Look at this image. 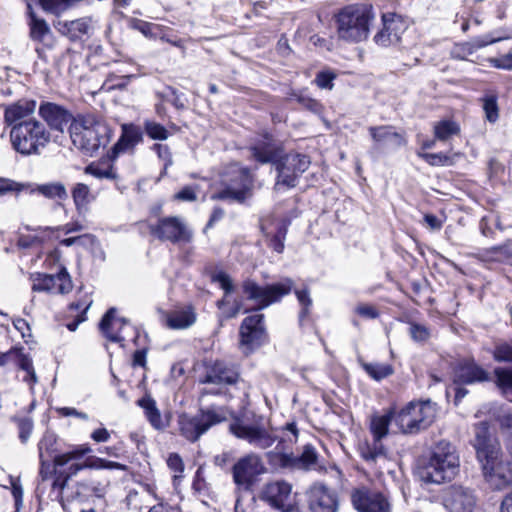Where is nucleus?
Returning a JSON list of instances; mask_svg holds the SVG:
<instances>
[{
  "label": "nucleus",
  "instance_id": "f257e3e1",
  "mask_svg": "<svg viewBox=\"0 0 512 512\" xmlns=\"http://www.w3.org/2000/svg\"><path fill=\"white\" fill-rule=\"evenodd\" d=\"M459 465L455 446L441 440L433 447L428 461L419 467L418 474L425 483L440 484L450 481L457 474Z\"/></svg>",
  "mask_w": 512,
  "mask_h": 512
},
{
  "label": "nucleus",
  "instance_id": "f03ea898",
  "mask_svg": "<svg viewBox=\"0 0 512 512\" xmlns=\"http://www.w3.org/2000/svg\"><path fill=\"white\" fill-rule=\"evenodd\" d=\"M52 134L44 122L29 117L12 126L10 141L14 150L22 155H39L51 142Z\"/></svg>",
  "mask_w": 512,
  "mask_h": 512
},
{
  "label": "nucleus",
  "instance_id": "7ed1b4c3",
  "mask_svg": "<svg viewBox=\"0 0 512 512\" xmlns=\"http://www.w3.org/2000/svg\"><path fill=\"white\" fill-rule=\"evenodd\" d=\"M374 19L372 7L367 4H352L336 14V31L340 40L359 43L368 38Z\"/></svg>",
  "mask_w": 512,
  "mask_h": 512
},
{
  "label": "nucleus",
  "instance_id": "20e7f679",
  "mask_svg": "<svg viewBox=\"0 0 512 512\" xmlns=\"http://www.w3.org/2000/svg\"><path fill=\"white\" fill-rule=\"evenodd\" d=\"M69 129L74 146L86 154L93 155L108 142V127L92 115L75 118Z\"/></svg>",
  "mask_w": 512,
  "mask_h": 512
},
{
  "label": "nucleus",
  "instance_id": "39448f33",
  "mask_svg": "<svg viewBox=\"0 0 512 512\" xmlns=\"http://www.w3.org/2000/svg\"><path fill=\"white\" fill-rule=\"evenodd\" d=\"M253 180L247 169L231 165L222 174L213 200L243 203L252 195Z\"/></svg>",
  "mask_w": 512,
  "mask_h": 512
},
{
  "label": "nucleus",
  "instance_id": "423d86ee",
  "mask_svg": "<svg viewBox=\"0 0 512 512\" xmlns=\"http://www.w3.org/2000/svg\"><path fill=\"white\" fill-rule=\"evenodd\" d=\"M437 416V405L431 400L411 401L395 416V424L403 434L414 435L430 427Z\"/></svg>",
  "mask_w": 512,
  "mask_h": 512
},
{
  "label": "nucleus",
  "instance_id": "0eeeda50",
  "mask_svg": "<svg viewBox=\"0 0 512 512\" xmlns=\"http://www.w3.org/2000/svg\"><path fill=\"white\" fill-rule=\"evenodd\" d=\"M229 431L236 438L263 450L270 448L278 440L273 428L264 421L262 416H254L252 421L247 418H237L230 423Z\"/></svg>",
  "mask_w": 512,
  "mask_h": 512
},
{
  "label": "nucleus",
  "instance_id": "6e6552de",
  "mask_svg": "<svg viewBox=\"0 0 512 512\" xmlns=\"http://www.w3.org/2000/svg\"><path fill=\"white\" fill-rule=\"evenodd\" d=\"M294 282L291 278H283L277 283L259 285L253 279H245L241 289L245 297L256 304V310H262L271 304L279 302L284 296L291 293Z\"/></svg>",
  "mask_w": 512,
  "mask_h": 512
},
{
  "label": "nucleus",
  "instance_id": "1a4fd4ad",
  "mask_svg": "<svg viewBox=\"0 0 512 512\" xmlns=\"http://www.w3.org/2000/svg\"><path fill=\"white\" fill-rule=\"evenodd\" d=\"M226 420L222 408L200 409L196 415L182 413L178 416V429L181 436L190 442L197 441L212 426Z\"/></svg>",
  "mask_w": 512,
  "mask_h": 512
},
{
  "label": "nucleus",
  "instance_id": "9d476101",
  "mask_svg": "<svg viewBox=\"0 0 512 512\" xmlns=\"http://www.w3.org/2000/svg\"><path fill=\"white\" fill-rule=\"evenodd\" d=\"M507 450L509 457H504L500 451L479 460L483 478L493 490H502L512 484V449Z\"/></svg>",
  "mask_w": 512,
  "mask_h": 512
},
{
  "label": "nucleus",
  "instance_id": "9b49d317",
  "mask_svg": "<svg viewBox=\"0 0 512 512\" xmlns=\"http://www.w3.org/2000/svg\"><path fill=\"white\" fill-rule=\"evenodd\" d=\"M266 457L271 466L283 470L309 471L314 469L318 463V453L310 444L305 445L302 453L298 456L292 452H282L278 445L274 451L267 452Z\"/></svg>",
  "mask_w": 512,
  "mask_h": 512
},
{
  "label": "nucleus",
  "instance_id": "f8f14e48",
  "mask_svg": "<svg viewBox=\"0 0 512 512\" xmlns=\"http://www.w3.org/2000/svg\"><path fill=\"white\" fill-rule=\"evenodd\" d=\"M265 472L262 457L254 452L240 457L231 469L232 479L238 490H250L258 477Z\"/></svg>",
  "mask_w": 512,
  "mask_h": 512
},
{
  "label": "nucleus",
  "instance_id": "ddd939ff",
  "mask_svg": "<svg viewBox=\"0 0 512 512\" xmlns=\"http://www.w3.org/2000/svg\"><path fill=\"white\" fill-rule=\"evenodd\" d=\"M149 229L159 240L171 243H189L193 237L184 220L177 216L160 218L156 224H150Z\"/></svg>",
  "mask_w": 512,
  "mask_h": 512
},
{
  "label": "nucleus",
  "instance_id": "4468645a",
  "mask_svg": "<svg viewBox=\"0 0 512 512\" xmlns=\"http://www.w3.org/2000/svg\"><path fill=\"white\" fill-rule=\"evenodd\" d=\"M309 166L310 159L307 155L290 153L281 156L276 163V170L278 172L276 187H295L298 177L304 173Z\"/></svg>",
  "mask_w": 512,
  "mask_h": 512
},
{
  "label": "nucleus",
  "instance_id": "2eb2a0df",
  "mask_svg": "<svg viewBox=\"0 0 512 512\" xmlns=\"http://www.w3.org/2000/svg\"><path fill=\"white\" fill-rule=\"evenodd\" d=\"M260 498L282 512L296 511L292 499V485L285 480L266 483L261 490Z\"/></svg>",
  "mask_w": 512,
  "mask_h": 512
},
{
  "label": "nucleus",
  "instance_id": "dca6fc26",
  "mask_svg": "<svg viewBox=\"0 0 512 512\" xmlns=\"http://www.w3.org/2000/svg\"><path fill=\"white\" fill-rule=\"evenodd\" d=\"M30 280L32 282L31 289L34 292L66 294L73 288L71 278L65 268H62L56 275L44 273L31 274Z\"/></svg>",
  "mask_w": 512,
  "mask_h": 512
},
{
  "label": "nucleus",
  "instance_id": "f3484780",
  "mask_svg": "<svg viewBox=\"0 0 512 512\" xmlns=\"http://www.w3.org/2000/svg\"><path fill=\"white\" fill-rule=\"evenodd\" d=\"M351 501L359 512H390L388 499L380 492L366 487L355 489L351 493Z\"/></svg>",
  "mask_w": 512,
  "mask_h": 512
},
{
  "label": "nucleus",
  "instance_id": "a211bd4d",
  "mask_svg": "<svg viewBox=\"0 0 512 512\" xmlns=\"http://www.w3.org/2000/svg\"><path fill=\"white\" fill-rule=\"evenodd\" d=\"M264 315L256 313L246 317L240 326V343L248 352L259 347L265 337Z\"/></svg>",
  "mask_w": 512,
  "mask_h": 512
},
{
  "label": "nucleus",
  "instance_id": "6ab92c4d",
  "mask_svg": "<svg viewBox=\"0 0 512 512\" xmlns=\"http://www.w3.org/2000/svg\"><path fill=\"white\" fill-rule=\"evenodd\" d=\"M307 496L311 512H337L338 510L336 493L322 483L313 484Z\"/></svg>",
  "mask_w": 512,
  "mask_h": 512
},
{
  "label": "nucleus",
  "instance_id": "aec40b11",
  "mask_svg": "<svg viewBox=\"0 0 512 512\" xmlns=\"http://www.w3.org/2000/svg\"><path fill=\"white\" fill-rule=\"evenodd\" d=\"M38 114L49 129L59 132H63L74 121L69 110L52 102H42L38 108Z\"/></svg>",
  "mask_w": 512,
  "mask_h": 512
},
{
  "label": "nucleus",
  "instance_id": "412c9836",
  "mask_svg": "<svg viewBox=\"0 0 512 512\" xmlns=\"http://www.w3.org/2000/svg\"><path fill=\"white\" fill-rule=\"evenodd\" d=\"M239 379L238 371L223 361H215L207 365L199 382L202 384L233 385Z\"/></svg>",
  "mask_w": 512,
  "mask_h": 512
},
{
  "label": "nucleus",
  "instance_id": "4be33fe9",
  "mask_svg": "<svg viewBox=\"0 0 512 512\" xmlns=\"http://www.w3.org/2000/svg\"><path fill=\"white\" fill-rule=\"evenodd\" d=\"M382 22L383 27L374 36L375 43L383 47L397 44L405 30L403 21L393 14H384Z\"/></svg>",
  "mask_w": 512,
  "mask_h": 512
},
{
  "label": "nucleus",
  "instance_id": "5701e85b",
  "mask_svg": "<svg viewBox=\"0 0 512 512\" xmlns=\"http://www.w3.org/2000/svg\"><path fill=\"white\" fill-rule=\"evenodd\" d=\"M488 380V372L471 359L458 362L453 369V381L456 385L474 384Z\"/></svg>",
  "mask_w": 512,
  "mask_h": 512
},
{
  "label": "nucleus",
  "instance_id": "b1692460",
  "mask_svg": "<svg viewBox=\"0 0 512 512\" xmlns=\"http://www.w3.org/2000/svg\"><path fill=\"white\" fill-rule=\"evenodd\" d=\"M116 309L110 308L103 316L99 328L103 335L112 342L121 343L125 341L130 324L124 318L116 317Z\"/></svg>",
  "mask_w": 512,
  "mask_h": 512
},
{
  "label": "nucleus",
  "instance_id": "393cba45",
  "mask_svg": "<svg viewBox=\"0 0 512 512\" xmlns=\"http://www.w3.org/2000/svg\"><path fill=\"white\" fill-rule=\"evenodd\" d=\"M474 431L475 437L472 444L478 461L500 452L501 447L499 443L491 439L489 424L486 421L475 424Z\"/></svg>",
  "mask_w": 512,
  "mask_h": 512
},
{
  "label": "nucleus",
  "instance_id": "a878e982",
  "mask_svg": "<svg viewBox=\"0 0 512 512\" xmlns=\"http://www.w3.org/2000/svg\"><path fill=\"white\" fill-rule=\"evenodd\" d=\"M92 465L81 464V463H72L68 466L66 470L59 471L58 478L53 482V488L58 487L60 497V502L63 509H66V502H70L81 496L82 491L81 488H84V484H78L77 490L75 494H68V480L76 475L80 470L91 467Z\"/></svg>",
  "mask_w": 512,
  "mask_h": 512
},
{
  "label": "nucleus",
  "instance_id": "bb28decb",
  "mask_svg": "<svg viewBox=\"0 0 512 512\" xmlns=\"http://www.w3.org/2000/svg\"><path fill=\"white\" fill-rule=\"evenodd\" d=\"M368 131L377 149L388 144L394 148H399L406 144L404 136L395 131L391 125L371 126L368 128Z\"/></svg>",
  "mask_w": 512,
  "mask_h": 512
},
{
  "label": "nucleus",
  "instance_id": "cd10ccee",
  "mask_svg": "<svg viewBox=\"0 0 512 512\" xmlns=\"http://www.w3.org/2000/svg\"><path fill=\"white\" fill-rule=\"evenodd\" d=\"M474 257L487 265L494 263H511L512 240H507L505 243L498 246L481 249L474 254Z\"/></svg>",
  "mask_w": 512,
  "mask_h": 512
},
{
  "label": "nucleus",
  "instance_id": "c85d7f7f",
  "mask_svg": "<svg viewBox=\"0 0 512 512\" xmlns=\"http://www.w3.org/2000/svg\"><path fill=\"white\" fill-rule=\"evenodd\" d=\"M444 504L450 512H471L475 499L470 490L453 487L445 498Z\"/></svg>",
  "mask_w": 512,
  "mask_h": 512
},
{
  "label": "nucleus",
  "instance_id": "c756f323",
  "mask_svg": "<svg viewBox=\"0 0 512 512\" xmlns=\"http://www.w3.org/2000/svg\"><path fill=\"white\" fill-rule=\"evenodd\" d=\"M36 110V101L22 99L15 103L5 106L4 123L11 127L22 121L27 120Z\"/></svg>",
  "mask_w": 512,
  "mask_h": 512
},
{
  "label": "nucleus",
  "instance_id": "7c9ffc66",
  "mask_svg": "<svg viewBox=\"0 0 512 512\" xmlns=\"http://www.w3.org/2000/svg\"><path fill=\"white\" fill-rule=\"evenodd\" d=\"M252 157L261 164L276 163L282 156V147L269 137H264L251 148Z\"/></svg>",
  "mask_w": 512,
  "mask_h": 512
},
{
  "label": "nucleus",
  "instance_id": "2f4dec72",
  "mask_svg": "<svg viewBox=\"0 0 512 512\" xmlns=\"http://www.w3.org/2000/svg\"><path fill=\"white\" fill-rule=\"evenodd\" d=\"M137 405L143 409L146 419L154 429L162 431L168 427L169 420L162 416L156 401L150 395L139 399Z\"/></svg>",
  "mask_w": 512,
  "mask_h": 512
},
{
  "label": "nucleus",
  "instance_id": "473e14b6",
  "mask_svg": "<svg viewBox=\"0 0 512 512\" xmlns=\"http://www.w3.org/2000/svg\"><path fill=\"white\" fill-rule=\"evenodd\" d=\"M196 313L192 307L176 309L165 314V324L174 330L187 329L196 322Z\"/></svg>",
  "mask_w": 512,
  "mask_h": 512
},
{
  "label": "nucleus",
  "instance_id": "72a5a7b5",
  "mask_svg": "<svg viewBox=\"0 0 512 512\" xmlns=\"http://www.w3.org/2000/svg\"><path fill=\"white\" fill-rule=\"evenodd\" d=\"M396 412L388 409L384 414H374L370 418L369 430L373 440H382L389 434L391 421H395Z\"/></svg>",
  "mask_w": 512,
  "mask_h": 512
},
{
  "label": "nucleus",
  "instance_id": "f704fd0d",
  "mask_svg": "<svg viewBox=\"0 0 512 512\" xmlns=\"http://www.w3.org/2000/svg\"><path fill=\"white\" fill-rule=\"evenodd\" d=\"M143 139L142 131L138 126L125 124L122 126V135L114 146V152L119 154L132 149Z\"/></svg>",
  "mask_w": 512,
  "mask_h": 512
},
{
  "label": "nucleus",
  "instance_id": "c9c22d12",
  "mask_svg": "<svg viewBox=\"0 0 512 512\" xmlns=\"http://www.w3.org/2000/svg\"><path fill=\"white\" fill-rule=\"evenodd\" d=\"M29 15V28L30 38L33 41L42 42L44 38L51 33L48 23L43 19L36 16L31 4L27 5Z\"/></svg>",
  "mask_w": 512,
  "mask_h": 512
},
{
  "label": "nucleus",
  "instance_id": "e433bc0d",
  "mask_svg": "<svg viewBox=\"0 0 512 512\" xmlns=\"http://www.w3.org/2000/svg\"><path fill=\"white\" fill-rule=\"evenodd\" d=\"M494 383L502 396L512 402V366L497 367L493 371Z\"/></svg>",
  "mask_w": 512,
  "mask_h": 512
},
{
  "label": "nucleus",
  "instance_id": "4c0bfd02",
  "mask_svg": "<svg viewBox=\"0 0 512 512\" xmlns=\"http://www.w3.org/2000/svg\"><path fill=\"white\" fill-rule=\"evenodd\" d=\"M15 363L22 371L25 372L23 381L29 385L31 390H33L34 385L38 382V377L33 366L32 358L24 353L23 347H19Z\"/></svg>",
  "mask_w": 512,
  "mask_h": 512
},
{
  "label": "nucleus",
  "instance_id": "58836bf2",
  "mask_svg": "<svg viewBox=\"0 0 512 512\" xmlns=\"http://www.w3.org/2000/svg\"><path fill=\"white\" fill-rule=\"evenodd\" d=\"M433 132L435 140L446 142L453 136L459 135L460 126L453 120L444 119L434 123Z\"/></svg>",
  "mask_w": 512,
  "mask_h": 512
},
{
  "label": "nucleus",
  "instance_id": "ea45409f",
  "mask_svg": "<svg viewBox=\"0 0 512 512\" xmlns=\"http://www.w3.org/2000/svg\"><path fill=\"white\" fill-rule=\"evenodd\" d=\"M59 31L69 34L72 38H79L88 33L90 29V18H80L73 21L59 22Z\"/></svg>",
  "mask_w": 512,
  "mask_h": 512
},
{
  "label": "nucleus",
  "instance_id": "a19ab883",
  "mask_svg": "<svg viewBox=\"0 0 512 512\" xmlns=\"http://www.w3.org/2000/svg\"><path fill=\"white\" fill-rule=\"evenodd\" d=\"M83 0H39L41 8L49 14L60 16Z\"/></svg>",
  "mask_w": 512,
  "mask_h": 512
},
{
  "label": "nucleus",
  "instance_id": "79ce46f5",
  "mask_svg": "<svg viewBox=\"0 0 512 512\" xmlns=\"http://www.w3.org/2000/svg\"><path fill=\"white\" fill-rule=\"evenodd\" d=\"M361 366L365 372L376 381L385 379L394 373V369L390 364L363 362Z\"/></svg>",
  "mask_w": 512,
  "mask_h": 512
},
{
  "label": "nucleus",
  "instance_id": "37998d69",
  "mask_svg": "<svg viewBox=\"0 0 512 512\" xmlns=\"http://www.w3.org/2000/svg\"><path fill=\"white\" fill-rule=\"evenodd\" d=\"M91 451L92 450L88 445H81L72 451L55 456L53 459L54 466L56 468L66 466L71 461L78 460L82 458L84 455L90 453Z\"/></svg>",
  "mask_w": 512,
  "mask_h": 512
},
{
  "label": "nucleus",
  "instance_id": "c03bdc74",
  "mask_svg": "<svg viewBox=\"0 0 512 512\" xmlns=\"http://www.w3.org/2000/svg\"><path fill=\"white\" fill-rule=\"evenodd\" d=\"M91 305H92L91 299L79 300V301L73 302L69 305V310L71 312H78L79 310H82V311L80 314H78L76 316V318L72 322H69L66 324V327L68 328V330L75 331L78 328L79 324L84 322L87 319L86 312L90 308Z\"/></svg>",
  "mask_w": 512,
  "mask_h": 512
},
{
  "label": "nucleus",
  "instance_id": "a18cd8bd",
  "mask_svg": "<svg viewBox=\"0 0 512 512\" xmlns=\"http://www.w3.org/2000/svg\"><path fill=\"white\" fill-rule=\"evenodd\" d=\"M381 441L382 440H373L372 444L367 445V447L362 450V457L365 461L375 463L380 458H386L387 450Z\"/></svg>",
  "mask_w": 512,
  "mask_h": 512
},
{
  "label": "nucleus",
  "instance_id": "49530a36",
  "mask_svg": "<svg viewBox=\"0 0 512 512\" xmlns=\"http://www.w3.org/2000/svg\"><path fill=\"white\" fill-rule=\"evenodd\" d=\"M37 192L49 199H66L67 191L62 183H48L39 185L36 189Z\"/></svg>",
  "mask_w": 512,
  "mask_h": 512
},
{
  "label": "nucleus",
  "instance_id": "de8ad7c7",
  "mask_svg": "<svg viewBox=\"0 0 512 512\" xmlns=\"http://www.w3.org/2000/svg\"><path fill=\"white\" fill-rule=\"evenodd\" d=\"M502 435L506 438V448L512 449V412L504 411L496 418Z\"/></svg>",
  "mask_w": 512,
  "mask_h": 512
},
{
  "label": "nucleus",
  "instance_id": "09e8293b",
  "mask_svg": "<svg viewBox=\"0 0 512 512\" xmlns=\"http://www.w3.org/2000/svg\"><path fill=\"white\" fill-rule=\"evenodd\" d=\"M72 197L77 209H80L93 199L90 189L86 184L78 183L72 190Z\"/></svg>",
  "mask_w": 512,
  "mask_h": 512
},
{
  "label": "nucleus",
  "instance_id": "8fccbe9b",
  "mask_svg": "<svg viewBox=\"0 0 512 512\" xmlns=\"http://www.w3.org/2000/svg\"><path fill=\"white\" fill-rule=\"evenodd\" d=\"M145 133L153 140H166L169 137L168 130L153 120L144 121Z\"/></svg>",
  "mask_w": 512,
  "mask_h": 512
},
{
  "label": "nucleus",
  "instance_id": "3c124183",
  "mask_svg": "<svg viewBox=\"0 0 512 512\" xmlns=\"http://www.w3.org/2000/svg\"><path fill=\"white\" fill-rule=\"evenodd\" d=\"M483 109L486 119L491 123L496 122L499 117L497 96L494 94L485 95L483 98Z\"/></svg>",
  "mask_w": 512,
  "mask_h": 512
},
{
  "label": "nucleus",
  "instance_id": "603ef678",
  "mask_svg": "<svg viewBox=\"0 0 512 512\" xmlns=\"http://www.w3.org/2000/svg\"><path fill=\"white\" fill-rule=\"evenodd\" d=\"M417 155L431 166H445L454 163L453 158L444 153L418 152Z\"/></svg>",
  "mask_w": 512,
  "mask_h": 512
},
{
  "label": "nucleus",
  "instance_id": "864d4df0",
  "mask_svg": "<svg viewBox=\"0 0 512 512\" xmlns=\"http://www.w3.org/2000/svg\"><path fill=\"white\" fill-rule=\"evenodd\" d=\"M295 295L297 297L298 302L302 306V309L299 313L300 320H303L308 316L310 307L312 306V299L310 297V292L308 289H300L295 290Z\"/></svg>",
  "mask_w": 512,
  "mask_h": 512
},
{
  "label": "nucleus",
  "instance_id": "5fc2aeb1",
  "mask_svg": "<svg viewBox=\"0 0 512 512\" xmlns=\"http://www.w3.org/2000/svg\"><path fill=\"white\" fill-rule=\"evenodd\" d=\"M337 75L331 70H324L317 73L314 82L321 89L332 90L334 87L333 81Z\"/></svg>",
  "mask_w": 512,
  "mask_h": 512
},
{
  "label": "nucleus",
  "instance_id": "6e6d98bb",
  "mask_svg": "<svg viewBox=\"0 0 512 512\" xmlns=\"http://www.w3.org/2000/svg\"><path fill=\"white\" fill-rule=\"evenodd\" d=\"M493 358L497 362H512V344L503 342L495 346Z\"/></svg>",
  "mask_w": 512,
  "mask_h": 512
},
{
  "label": "nucleus",
  "instance_id": "4d7b16f0",
  "mask_svg": "<svg viewBox=\"0 0 512 512\" xmlns=\"http://www.w3.org/2000/svg\"><path fill=\"white\" fill-rule=\"evenodd\" d=\"M409 333L411 338L416 342H425L431 336L430 329L419 323H411L409 327Z\"/></svg>",
  "mask_w": 512,
  "mask_h": 512
},
{
  "label": "nucleus",
  "instance_id": "13d9d810",
  "mask_svg": "<svg viewBox=\"0 0 512 512\" xmlns=\"http://www.w3.org/2000/svg\"><path fill=\"white\" fill-rule=\"evenodd\" d=\"M292 97L297 101V103H299L303 108L307 110H310L314 113H319L321 111V104L315 99L304 95L303 93H294L292 94Z\"/></svg>",
  "mask_w": 512,
  "mask_h": 512
},
{
  "label": "nucleus",
  "instance_id": "bf43d9fd",
  "mask_svg": "<svg viewBox=\"0 0 512 512\" xmlns=\"http://www.w3.org/2000/svg\"><path fill=\"white\" fill-rule=\"evenodd\" d=\"M17 425L19 429V438L20 440L25 443L28 441L32 429H33V422L29 418H19L17 419Z\"/></svg>",
  "mask_w": 512,
  "mask_h": 512
},
{
  "label": "nucleus",
  "instance_id": "052dcab7",
  "mask_svg": "<svg viewBox=\"0 0 512 512\" xmlns=\"http://www.w3.org/2000/svg\"><path fill=\"white\" fill-rule=\"evenodd\" d=\"M197 186H185L174 195V199L178 201L192 202L197 199Z\"/></svg>",
  "mask_w": 512,
  "mask_h": 512
},
{
  "label": "nucleus",
  "instance_id": "680f3d73",
  "mask_svg": "<svg viewBox=\"0 0 512 512\" xmlns=\"http://www.w3.org/2000/svg\"><path fill=\"white\" fill-rule=\"evenodd\" d=\"M214 281L219 283L221 289L224 290L226 295L234 291L233 281L228 274L219 272L214 276Z\"/></svg>",
  "mask_w": 512,
  "mask_h": 512
},
{
  "label": "nucleus",
  "instance_id": "e2e57ef3",
  "mask_svg": "<svg viewBox=\"0 0 512 512\" xmlns=\"http://www.w3.org/2000/svg\"><path fill=\"white\" fill-rule=\"evenodd\" d=\"M286 236V228L281 227L277 233L270 240V247L277 253H282L284 250V240Z\"/></svg>",
  "mask_w": 512,
  "mask_h": 512
},
{
  "label": "nucleus",
  "instance_id": "0e129e2a",
  "mask_svg": "<svg viewBox=\"0 0 512 512\" xmlns=\"http://www.w3.org/2000/svg\"><path fill=\"white\" fill-rule=\"evenodd\" d=\"M490 63L493 67L498 69L512 70V53H508L498 58H491Z\"/></svg>",
  "mask_w": 512,
  "mask_h": 512
},
{
  "label": "nucleus",
  "instance_id": "69168bd1",
  "mask_svg": "<svg viewBox=\"0 0 512 512\" xmlns=\"http://www.w3.org/2000/svg\"><path fill=\"white\" fill-rule=\"evenodd\" d=\"M355 312L361 317L368 319H375L379 316V313L376 310V308L368 304H359L358 306H356Z\"/></svg>",
  "mask_w": 512,
  "mask_h": 512
},
{
  "label": "nucleus",
  "instance_id": "338daca9",
  "mask_svg": "<svg viewBox=\"0 0 512 512\" xmlns=\"http://www.w3.org/2000/svg\"><path fill=\"white\" fill-rule=\"evenodd\" d=\"M94 467H97V468H102V469H110V470H126V465L124 464H121L119 462H114V461H108V460H105V459H102V458H96L95 460V464L93 465Z\"/></svg>",
  "mask_w": 512,
  "mask_h": 512
},
{
  "label": "nucleus",
  "instance_id": "774afa93",
  "mask_svg": "<svg viewBox=\"0 0 512 512\" xmlns=\"http://www.w3.org/2000/svg\"><path fill=\"white\" fill-rule=\"evenodd\" d=\"M167 465L175 473H182L184 470V464L181 457L175 453L169 455Z\"/></svg>",
  "mask_w": 512,
  "mask_h": 512
}]
</instances>
